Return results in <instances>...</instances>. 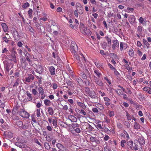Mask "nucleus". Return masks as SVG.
Here are the masks:
<instances>
[{"label":"nucleus","mask_w":151,"mask_h":151,"mask_svg":"<svg viewBox=\"0 0 151 151\" xmlns=\"http://www.w3.org/2000/svg\"><path fill=\"white\" fill-rule=\"evenodd\" d=\"M78 60V65L81 68V70L84 68V63L86 62L85 59L82 54H79V56L75 57Z\"/></svg>","instance_id":"obj_1"},{"label":"nucleus","mask_w":151,"mask_h":151,"mask_svg":"<svg viewBox=\"0 0 151 151\" xmlns=\"http://www.w3.org/2000/svg\"><path fill=\"white\" fill-rule=\"evenodd\" d=\"M70 48L72 53L74 55L75 57L79 56V54L78 55L77 53L78 50V46L74 42H71Z\"/></svg>","instance_id":"obj_2"},{"label":"nucleus","mask_w":151,"mask_h":151,"mask_svg":"<svg viewBox=\"0 0 151 151\" xmlns=\"http://www.w3.org/2000/svg\"><path fill=\"white\" fill-rule=\"evenodd\" d=\"M20 115L22 117L28 118L29 116V114L26 111L22 109L19 112Z\"/></svg>","instance_id":"obj_3"},{"label":"nucleus","mask_w":151,"mask_h":151,"mask_svg":"<svg viewBox=\"0 0 151 151\" xmlns=\"http://www.w3.org/2000/svg\"><path fill=\"white\" fill-rule=\"evenodd\" d=\"M11 32L14 38L15 39L17 40L19 38V34L17 31L15 29H12L11 30Z\"/></svg>","instance_id":"obj_4"},{"label":"nucleus","mask_w":151,"mask_h":151,"mask_svg":"<svg viewBox=\"0 0 151 151\" xmlns=\"http://www.w3.org/2000/svg\"><path fill=\"white\" fill-rule=\"evenodd\" d=\"M112 48L113 50H115L119 47V42L117 40H114L112 41Z\"/></svg>","instance_id":"obj_5"},{"label":"nucleus","mask_w":151,"mask_h":151,"mask_svg":"<svg viewBox=\"0 0 151 151\" xmlns=\"http://www.w3.org/2000/svg\"><path fill=\"white\" fill-rule=\"evenodd\" d=\"M127 46V44L126 43L122 42H120V49L121 51L123 50V49L124 50L126 49Z\"/></svg>","instance_id":"obj_6"},{"label":"nucleus","mask_w":151,"mask_h":151,"mask_svg":"<svg viewBox=\"0 0 151 151\" xmlns=\"http://www.w3.org/2000/svg\"><path fill=\"white\" fill-rule=\"evenodd\" d=\"M56 146L59 149L62 151H68L66 148L60 143H58L56 144Z\"/></svg>","instance_id":"obj_7"},{"label":"nucleus","mask_w":151,"mask_h":151,"mask_svg":"<svg viewBox=\"0 0 151 151\" xmlns=\"http://www.w3.org/2000/svg\"><path fill=\"white\" fill-rule=\"evenodd\" d=\"M49 70L51 75H54L55 74V69L53 66H51L48 67Z\"/></svg>","instance_id":"obj_8"},{"label":"nucleus","mask_w":151,"mask_h":151,"mask_svg":"<svg viewBox=\"0 0 151 151\" xmlns=\"http://www.w3.org/2000/svg\"><path fill=\"white\" fill-rule=\"evenodd\" d=\"M20 61L22 65H24L25 67L28 64L26 62V59L24 56H22L21 57Z\"/></svg>","instance_id":"obj_9"},{"label":"nucleus","mask_w":151,"mask_h":151,"mask_svg":"<svg viewBox=\"0 0 151 151\" xmlns=\"http://www.w3.org/2000/svg\"><path fill=\"white\" fill-rule=\"evenodd\" d=\"M43 69L40 65H39L37 66V68L36 70V71L40 74H41L43 72Z\"/></svg>","instance_id":"obj_10"},{"label":"nucleus","mask_w":151,"mask_h":151,"mask_svg":"<svg viewBox=\"0 0 151 151\" xmlns=\"http://www.w3.org/2000/svg\"><path fill=\"white\" fill-rule=\"evenodd\" d=\"M25 57H26V59L27 60V61L29 62L30 63L31 62V60H30V57H31V55L27 51H26L25 53H24Z\"/></svg>","instance_id":"obj_11"},{"label":"nucleus","mask_w":151,"mask_h":151,"mask_svg":"<svg viewBox=\"0 0 151 151\" xmlns=\"http://www.w3.org/2000/svg\"><path fill=\"white\" fill-rule=\"evenodd\" d=\"M34 77L31 74L28 75V77L26 78V82H29L31 80H33L34 79Z\"/></svg>","instance_id":"obj_12"},{"label":"nucleus","mask_w":151,"mask_h":151,"mask_svg":"<svg viewBox=\"0 0 151 151\" xmlns=\"http://www.w3.org/2000/svg\"><path fill=\"white\" fill-rule=\"evenodd\" d=\"M138 141L141 146V148L142 149V145H144L145 143V140L143 137H140L138 139Z\"/></svg>","instance_id":"obj_13"},{"label":"nucleus","mask_w":151,"mask_h":151,"mask_svg":"<svg viewBox=\"0 0 151 151\" xmlns=\"http://www.w3.org/2000/svg\"><path fill=\"white\" fill-rule=\"evenodd\" d=\"M127 143L131 149L132 150H134V147L133 145V142L131 140L130 141H127Z\"/></svg>","instance_id":"obj_14"},{"label":"nucleus","mask_w":151,"mask_h":151,"mask_svg":"<svg viewBox=\"0 0 151 151\" xmlns=\"http://www.w3.org/2000/svg\"><path fill=\"white\" fill-rule=\"evenodd\" d=\"M134 144L135 145V146L134 147V149L136 150H138V147H139V145H140V144L139 143L138 140H135L134 141Z\"/></svg>","instance_id":"obj_15"},{"label":"nucleus","mask_w":151,"mask_h":151,"mask_svg":"<svg viewBox=\"0 0 151 151\" xmlns=\"http://www.w3.org/2000/svg\"><path fill=\"white\" fill-rule=\"evenodd\" d=\"M1 25L4 31L5 32H6L8 31V27L6 23H2L1 24Z\"/></svg>","instance_id":"obj_16"},{"label":"nucleus","mask_w":151,"mask_h":151,"mask_svg":"<svg viewBox=\"0 0 151 151\" xmlns=\"http://www.w3.org/2000/svg\"><path fill=\"white\" fill-rule=\"evenodd\" d=\"M52 124L53 126H54L55 128H56L58 126L57 119L56 117H54V119L52 120Z\"/></svg>","instance_id":"obj_17"},{"label":"nucleus","mask_w":151,"mask_h":151,"mask_svg":"<svg viewBox=\"0 0 151 151\" xmlns=\"http://www.w3.org/2000/svg\"><path fill=\"white\" fill-rule=\"evenodd\" d=\"M135 18L134 15H132L129 18V20L131 23H134L135 20Z\"/></svg>","instance_id":"obj_18"},{"label":"nucleus","mask_w":151,"mask_h":151,"mask_svg":"<svg viewBox=\"0 0 151 151\" xmlns=\"http://www.w3.org/2000/svg\"><path fill=\"white\" fill-rule=\"evenodd\" d=\"M78 13L80 14H82L83 13V8L81 6H80L79 9H77V10Z\"/></svg>","instance_id":"obj_19"},{"label":"nucleus","mask_w":151,"mask_h":151,"mask_svg":"<svg viewBox=\"0 0 151 151\" xmlns=\"http://www.w3.org/2000/svg\"><path fill=\"white\" fill-rule=\"evenodd\" d=\"M143 43L146 46L147 48H150V44L147 42V40L145 39H143Z\"/></svg>","instance_id":"obj_20"},{"label":"nucleus","mask_w":151,"mask_h":151,"mask_svg":"<svg viewBox=\"0 0 151 151\" xmlns=\"http://www.w3.org/2000/svg\"><path fill=\"white\" fill-rule=\"evenodd\" d=\"M144 91L147 92L151 94V89L148 87H146L143 88Z\"/></svg>","instance_id":"obj_21"},{"label":"nucleus","mask_w":151,"mask_h":151,"mask_svg":"<svg viewBox=\"0 0 151 151\" xmlns=\"http://www.w3.org/2000/svg\"><path fill=\"white\" fill-rule=\"evenodd\" d=\"M44 102L45 104L47 106H50L51 105V103L50 100L48 99H46L44 100Z\"/></svg>","instance_id":"obj_22"},{"label":"nucleus","mask_w":151,"mask_h":151,"mask_svg":"<svg viewBox=\"0 0 151 151\" xmlns=\"http://www.w3.org/2000/svg\"><path fill=\"white\" fill-rule=\"evenodd\" d=\"M106 41L109 46H111V38L109 36H106Z\"/></svg>","instance_id":"obj_23"},{"label":"nucleus","mask_w":151,"mask_h":151,"mask_svg":"<svg viewBox=\"0 0 151 151\" xmlns=\"http://www.w3.org/2000/svg\"><path fill=\"white\" fill-rule=\"evenodd\" d=\"M15 145L20 148H22L24 147V145L23 144L19 142H16L15 143Z\"/></svg>","instance_id":"obj_24"},{"label":"nucleus","mask_w":151,"mask_h":151,"mask_svg":"<svg viewBox=\"0 0 151 151\" xmlns=\"http://www.w3.org/2000/svg\"><path fill=\"white\" fill-rule=\"evenodd\" d=\"M44 146L45 149L47 150H49L50 148V147L49 143L47 142H45V143Z\"/></svg>","instance_id":"obj_25"},{"label":"nucleus","mask_w":151,"mask_h":151,"mask_svg":"<svg viewBox=\"0 0 151 151\" xmlns=\"http://www.w3.org/2000/svg\"><path fill=\"white\" fill-rule=\"evenodd\" d=\"M29 4L28 2H26L24 3L22 6V7L24 9H26L29 6Z\"/></svg>","instance_id":"obj_26"},{"label":"nucleus","mask_w":151,"mask_h":151,"mask_svg":"<svg viewBox=\"0 0 151 151\" xmlns=\"http://www.w3.org/2000/svg\"><path fill=\"white\" fill-rule=\"evenodd\" d=\"M129 55L131 57H133L134 55V52L133 50L130 49L129 51Z\"/></svg>","instance_id":"obj_27"},{"label":"nucleus","mask_w":151,"mask_h":151,"mask_svg":"<svg viewBox=\"0 0 151 151\" xmlns=\"http://www.w3.org/2000/svg\"><path fill=\"white\" fill-rule=\"evenodd\" d=\"M94 72L99 77H100L101 75V74L99 72L98 70L94 69Z\"/></svg>","instance_id":"obj_28"},{"label":"nucleus","mask_w":151,"mask_h":151,"mask_svg":"<svg viewBox=\"0 0 151 151\" xmlns=\"http://www.w3.org/2000/svg\"><path fill=\"white\" fill-rule=\"evenodd\" d=\"M137 32L139 34H141L142 32V27L141 26H139L137 27Z\"/></svg>","instance_id":"obj_29"},{"label":"nucleus","mask_w":151,"mask_h":151,"mask_svg":"<svg viewBox=\"0 0 151 151\" xmlns=\"http://www.w3.org/2000/svg\"><path fill=\"white\" fill-rule=\"evenodd\" d=\"M89 95L91 97L94 98L96 97V94L94 91H91Z\"/></svg>","instance_id":"obj_30"},{"label":"nucleus","mask_w":151,"mask_h":151,"mask_svg":"<svg viewBox=\"0 0 151 151\" xmlns=\"http://www.w3.org/2000/svg\"><path fill=\"white\" fill-rule=\"evenodd\" d=\"M33 12L32 9H30L28 11V13L29 17L32 18V14Z\"/></svg>","instance_id":"obj_31"},{"label":"nucleus","mask_w":151,"mask_h":151,"mask_svg":"<svg viewBox=\"0 0 151 151\" xmlns=\"http://www.w3.org/2000/svg\"><path fill=\"white\" fill-rule=\"evenodd\" d=\"M52 55L55 58H56L58 61H60V60L57 54H55V53L53 52L52 53Z\"/></svg>","instance_id":"obj_32"},{"label":"nucleus","mask_w":151,"mask_h":151,"mask_svg":"<svg viewBox=\"0 0 151 151\" xmlns=\"http://www.w3.org/2000/svg\"><path fill=\"white\" fill-rule=\"evenodd\" d=\"M140 126L138 124L135 122L134 125V128L135 129H138L140 128Z\"/></svg>","instance_id":"obj_33"},{"label":"nucleus","mask_w":151,"mask_h":151,"mask_svg":"<svg viewBox=\"0 0 151 151\" xmlns=\"http://www.w3.org/2000/svg\"><path fill=\"white\" fill-rule=\"evenodd\" d=\"M11 57L12 58V60L14 62H17V60L16 59V57L15 55L12 54L11 55Z\"/></svg>","instance_id":"obj_34"},{"label":"nucleus","mask_w":151,"mask_h":151,"mask_svg":"<svg viewBox=\"0 0 151 151\" xmlns=\"http://www.w3.org/2000/svg\"><path fill=\"white\" fill-rule=\"evenodd\" d=\"M48 111L50 115H52L53 113V109L51 107H49L48 108Z\"/></svg>","instance_id":"obj_35"},{"label":"nucleus","mask_w":151,"mask_h":151,"mask_svg":"<svg viewBox=\"0 0 151 151\" xmlns=\"http://www.w3.org/2000/svg\"><path fill=\"white\" fill-rule=\"evenodd\" d=\"M16 124L19 127H21L23 125V122L21 121H18L16 122Z\"/></svg>","instance_id":"obj_36"},{"label":"nucleus","mask_w":151,"mask_h":151,"mask_svg":"<svg viewBox=\"0 0 151 151\" xmlns=\"http://www.w3.org/2000/svg\"><path fill=\"white\" fill-rule=\"evenodd\" d=\"M83 30L84 33L86 34H88L90 32L89 30L88 29L85 27L83 28Z\"/></svg>","instance_id":"obj_37"},{"label":"nucleus","mask_w":151,"mask_h":151,"mask_svg":"<svg viewBox=\"0 0 151 151\" xmlns=\"http://www.w3.org/2000/svg\"><path fill=\"white\" fill-rule=\"evenodd\" d=\"M39 93L41 95H43L44 93V91L43 89L41 87H39L38 89Z\"/></svg>","instance_id":"obj_38"},{"label":"nucleus","mask_w":151,"mask_h":151,"mask_svg":"<svg viewBox=\"0 0 151 151\" xmlns=\"http://www.w3.org/2000/svg\"><path fill=\"white\" fill-rule=\"evenodd\" d=\"M126 143V140H122L121 142V145L122 147H124V144Z\"/></svg>","instance_id":"obj_39"},{"label":"nucleus","mask_w":151,"mask_h":151,"mask_svg":"<svg viewBox=\"0 0 151 151\" xmlns=\"http://www.w3.org/2000/svg\"><path fill=\"white\" fill-rule=\"evenodd\" d=\"M28 29L29 32H32V33H34L35 32V30L34 29L30 26H29L28 27Z\"/></svg>","instance_id":"obj_40"},{"label":"nucleus","mask_w":151,"mask_h":151,"mask_svg":"<svg viewBox=\"0 0 151 151\" xmlns=\"http://www.w3.org/2000/svg\"><path fill=\"white\" fill-rule=\"evenodd\" d=\"M4 67L5 68L6 70L8 71H9L10 69L9 68V65L8 64H4Z\"/></svg>","instance_id":"obj_41"},{"label":"nucleus","mask_w":151,"mask_h":151,"mask_svg":"<svg viewBox=\"0 0 151 151\" xmlns=\"http://www.w3.org/2000/svg\"><path fill=\"white\" fill-rule=\"evenodd\" d=\"M124 66L129 71H130L132 70V68H130L129 65L128 64L125 65H124Z\"/></svg>","instance_id":"obj_42"},{"label":"nucleus","mask_w":151,"mask_h":151,"mask_svg":"<svg viewBox=\"0 0 151 151\" xmlns=\"http://www.w3.org/2000/svg\"><path fill=\"white\" fill-rule=\"evenodd\" d=\"M109 116L110 117H111L114 116V112L113 111H109Z\"/></svg>","instance_id":"obj_43"},{"label":"nucleus","mask_w":151,"mask_h":151,"mask_svg":"<svg viewBox=\"0 0 151 151\" xmlns=\"http://www.w3.org/2000/svg\"><path fill=\"white\" fill-rule=\"evenodd\" d=\"M123 133L125 135H126V138L127 139H129L130 137L129 135L127 133V132L126 131L124 130L123 131Z\"/></svg>","instance_id":"obj_44"},{"label":"nucleus","mask_w":151,"mask_h":151,"mask_svg":"<svg viewBox=\"0 0 151 151\" xmlns=\"http://www.w3.org/2000/svg\"><path fill=\"white\" fill-rule=\"evenodd\" d=\"M104 151H111V150L109 147L106 146L104 148Z\"/></svg>","instance_id":"obj_45"},{"label":"nucleus","mask_w":151,"mask_h":151,"mask_svg":"<svg viewBox=\"0 0 151 151\" xmlns=\"http://www.w3.org/2000/svg\"><path fill=\"white\" fill-rule=\"evenodd\" d=\"M26 93L28 97L29 98V100H32V97L31 94L29 93L28 91L26 92Z\"/></svg>","instance_id":"obj_46"},{"label":"nucleus","mask_w":151,"mask_h":151,"mask_svg":"<svg viewBox=\"0 0 151 151\" xmlns=\"http://www.w3.org/2000/svg\"><path fill=\"white\" fill-rule=\"evenodd\" d=\"M36 115L37 117H39L40 116V109H37L36 111Z\"/></svg>","instance_id":"obj_47"},{"label":"nucleus","mask_w":151,"mask_h":151,"mask_svg":"<svg viewBox=\"0 0 151 151\" xmlns=\"http://www.w3.org/2000/svg\"><path fill=\"white\" fill-rule=\"evenodd\" d=\"M3 41L5 42L6 43H8L9 42V40L5 36V37H3Z\"/></svg>","instance_id":"obj_48"},{"label":"nucleus","mask_w":151,"mask_h":151,"mask_svg":"<svg viewBox=\"0 0 151 151\" xmlns=\"http://www.w3.org/2000/svg\"><path fill=\"white\" fill-rule=\"evenodd\" d=\"M108 65L111 70H114L115 69L114 67L111 64L109 63L108 64Z\"/></svg>","instance_id":"obj_49"},{"label":"nucleus","mask_w":151,"mask_h":151,"mask_svg":"<svg viewBox=\"0 0 151 151\" xmlns=\"http://www.w3.org/2000/svg\"><path fill=\"white\" fill-rule=\"evenodd\" d=\"M144 21V19L142 17H139V21L140 23L141 24H142Z\"/></svg>","instance_id":"obj_50"},{"label":"nucleus","mask_w":151,"mask_h":151,"mask_svg":"<svg viewBox=\"0 0 151 151\" xmlns=\"http://www.w3.org/2000/svg\"><path fill=\"white\" fill-rule=\"evenodd\" d=\"M104 79L106 81H105L108 83L109 84H111V82L108 78L107 77H104Z\"/></svg>","instance_id":"obj_51"},{"label":"nucleus","mask_w":151,"mask_h":151,"mask_svg":"<svg viewBox=\"0 0 151 151\" xmlns=\"http://www.w3.org/2000/svg\"><path fill=\"white\" fill-rule=\"evenodd\" d=\"M96 127L98 129H100V130H102L103 129L101 124H97L96 126Z\"/></svg>","instance_id":"obj_52"},{"label":"nucleus","mask_w":151,"mask_h":151,"mask_svg":"<svg viewBox=\"0 0 151 151\" xmlns=\"http://www.w3.org/2000/svg\"><path fill=\"white\" fill-rule=\"evenodd\" d=\"M104 101L109 102L110 101V99L107 97H104Z\"/></svg>","instance_id":"obj_53"},{"label":"nucleus","mask_w":151,"mask_h":151,"mask_svg":"<svg viewBox=\"0 0 151 151\" xmlns=\"http://www.w3.org/2000/svg\"><path fill=\"white\" fill-rule=\"evenodd\" d=\"M46 139L47 141L48 142L51 141L52 139L49 136H47L46 137Z\"/></svg>","instance_id":"obj_54"},{"label":"nucleus","mask_w":151,"mask_h":151,"mask_svg":"<svg viewBox=\"0 0 151 151\" xmlns=\"http://www.w3.org/2000/svg\"><path fill=\"white\" fill-rule=\"evenodd\" d=\"M92 111L94 113H98L99 112L98 109L95 108H92Z\"/></svg>","instance_id":"obj_55"},{"label":"nucleus","mask_w":151,"mask_h":151,"mask_svg":"<svg viewBox=\"0 0 151 151\" xmlns=\"http://www.w3.org/2000/svg\"><path fill=\"white\" fill-rule=\"evenodd\" d=\"M127 9L128 11V12H132L134 10L133 8H132L128 7L127 8Z\"/></svg>","instance_id":"obj_56"},{"label":"nucleus","mask_w":151,"mask_h":151,"mask_svg":"<svg viewBox=\"0 0 151 151\" xmlns=\"http://www.w3.org/2000/svg\"><path fill=\"white\" fill-rule=\"evenodd\" d=\"M114 73L117 76H118L119 75V73L117 71L116 69L115 70H114Z\"/></svg>","instance_id":"obj_57"},{"label":"nucleus","mask_w":151,"mask_h":151,"mask_svg":"<svg viewBox=\"0 0 151 151\" xmlns=\"http://www.w3.org/2000/svg\"><path fill=\"white\" fill-rule=\"evenodd\" d=\"M109 138V137L107 135H106L104 138V139L105 141L108 140Z\"/></svg>","instance_id":"obj_58"},{"label":"nucleus","mask_w":151,"mask_h":151,"mask_svg":"<svg viewBox=\"0 0 151 151\" xmlns=\"http://www.w3.org/2000/svg\"><path fill=\"white\" fill-rule=\"evenodd\" d=\"M18 50V53L20 55L22 56V50L21 49H18L17 50Z\"/></svg>","instance_id":"obj_59"},{"label":"nucleus","mask_w":151,"mask_h":151,"mask_svg":"<svg viewBox=\"0 0 151 151\" xmlns=\"http://www.w3.org/2000/svg\"><path fill=\"white\" fill-rule=\"evenodd\" d=\"M137 53L138 54V55L139 56H141L142 55V52L139 50H137Z\"/></svg>","instance_id":"obj_60"},{"label":"nucleus","mask_w":151,"mask_h":151,"mask_svg":"<svg viewBox=\"0 0 151 151\" xmlns=\"http://www.w3.org/2000/svg\"><path fill=\"white\" fill-rule=\"evenodd\" d=\"M80 113L81 114L85 116L86 115V113L84 111L83 109H81V111Z\"/></svg>","instance_id":"obj_61"},{"label":"nucleus","mask_w":151,"mask_h":151,"mask_svg":"<svg viewBox=\"0 0 151 151\" xmlns=\"http://www.w3.org/2000/svg\"><path fill=\"white\" fill-rule=\"evenodd\" d=\"M86 128L87 129H88L89 131H90L91 130L92 128H91V126L89 124H88Z\"/></svg>","instance_id":"obj_62"},{"label":"nucleus","mask_w":151,"mask_h":151,"mask_svg":"<svg viewBox=\"0 0 151 151\" xmlns=\"http://www.w3.org/2000/svg\"><path fill=\"white\" fill-rule=\"evenodd\" d=\"M75 131L78 133H79L81 132V130L79 128H77L75 129Z\"/></svg>","instance_id":"obj_63"},{"label":"nucleus","mask_w":151,"mask_h":151,"mask_svg":"<svg viewBox=\"0 0 151 151\" xmlns=\"http://www.w3.org/2000/svg\"><path fill=\"white\" fill-rule=\"evenodd\" d=\"M17 46L19 47H22L23 45V44L21 41L19 42L17 44Z\"/></svg>","instance_id":"obj_64"}]
</instances>
